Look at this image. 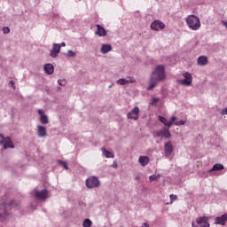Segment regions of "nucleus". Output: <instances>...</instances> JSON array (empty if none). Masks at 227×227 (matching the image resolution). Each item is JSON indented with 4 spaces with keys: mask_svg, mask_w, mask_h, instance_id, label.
Wrapping results in <instances>:
<instances>
[{
    "mask_svg": "<svg viewBox=\"0 0 227 227\" xmlns=\"http://www.w3.org/2000/svg\"><path fill=\"white\" fill-rule=\"evenodd\" d=\"M157 102H159V98H153V101H152V106H153V105H155V104H157Z\"/></svg>",
    "mask_w": 227,
    "mask_h": 227,
    "instance_id": "obj_35",
    "label": "nucleus"
},
{
    "mask_svg": "<svg viewBox=\"0 0 227 227\" xmlns=\"http://www.w3.org/2000/svg\"><path fill=\"white\" fill-rule=\"evenodd\" d=\"M38 137H45L47 136V128L44 126H37Z\"/></svg>",
    "mask_w": 227,
    "mask_h": 227,
    "instance_id": "obj_19",
    "label": "nucleus"
},
{
    "mask_svg": "<svg viewBox=\"0 0 227 227\" xmlns=\"http://www.w3.org/2000/svg\"><path fill=\"white\" fill-rule=\"evenodd\" d=\"M186 24L192 31H198L200 27H201V21L200 20V18L196 15H189L186 19Z\"/></svg>",
    "mask_w": 227,
    "mask_h": 227,
    "instance_id": "obj_3",
    "label": "nucleus"
},
{
    "mask_svg": "<svg viewBox=\"0 0 227 227\" xmlns=\"http://www.w3.org/2000/svg\"><path fill=\"white\" fill-rule=\"evenodd\" d=\"M138 162L143 167L148 166V163L150 162V158L148 156H140L138 158Z\"/></svg>",
    "mask_w": 227,
    "mask_h": 227,
    "instance_id": "obj_23",
    "label": "nucleus"
},
{
    "mask_svg": "<svg viewBox=\"0 0 227 227\" xmlns=\"http://www.w3.org/2000/svg\"><path fill=\"white\" fill-rule=\"evenodd\" d=\"M170 198V203H173V201L176 200L177 197L175 194H170L169 195Z\"/></svg>",
    "mask_w": 227,
    "mask_h": 227,
    "instance_id": "obj_33",
    "label": "nucleus"
},
{
    "mask_svg": "<svg viewBox=\"0 0 227 227\" xmlns=\"http://www.w3.org/2000/svg\"><path fill=\"white\" fill-rule=\"evenodd\" d=\"M20 205V203L15 200L3 202V204L0 205V221H4L8 218V215H10V214L6 212V208H8V207H12V208H19Z\"/></svg>",
    "mask_w": 227,
    "mask_h": 227,
    "instance_id": "obj_2",
    "label": "nucleus"
},
{
    "mask_svg": "<svg viewBox=\"0 0 227 227\" xmlns=\"http://www.w3.org/2000/svg\"><path fill=\"white\" fill-rule=\"evenodd\" d=\"M197 65L199 67H206V65H208V58L207 56H200L197 59Z\"/></svg>",
    "mask_w": 227,
    "mask_h": 227,
    "instance_id": "obj_18",
    "label": "nucleus"
},
{
    "mask_svg": "<svg viewBox=\"0 0 227 227\" xmlns=\"http://www.w3.org/2000/svg\"><path fill=\"white\" fill-rule=\"evenodd\" d=\"M113 51V46L111 44H102L100 52L101 54H107Z\"/></svg>",
    "mask_w": 227,
    "mask_h": 227,
    "instance_id": "obj_22",
    "label": "nucleus"
},
{
    "mask_svg": "<svg viewBox=\"0 0 227 227\" xmlns=\"http://www.w3.org/2000/svg\"><path fill=\"white\" fill-rule=\"evenodd\" d=\"M208 216H199L192 223V227H210Z\"/></svg>",
    "mask_w": 227,
    "mask_h": 227,
    "instance_id": "obj_4",
    "label": "nucleus"
},
{
    "mask_svg": "<svg viewBox=\"0 0 227 227\" xmlns=\"http://www.w3.org/2000/svg\"><path fill=\"white\" fill-rule=\"evenodd\" d=\"M35 198L40 201H45L47 198H49V192L47 191V189L37 191L35 192Z\"/></svg>",
    "mask_w": 227,
    "mask_h": 227,
    "instance_id": "obj_11",
    "label": "nucleus"
},
{
    "mask_svg": "<svg viewBox=\"0 0 227 227\" xmlns=\"http://www.w3.org/2000/svg\"><path fill=\"white\" fill-rule=\"evenodd\" d=\"M58 84L59 85V86H66V84H67V80H65V79H59V80H58Z\"/></svg>",
    "mask_w": 227,
    "mask_h": 227,
    "instance_id": "obj_32",
    "label": "nucleus"
},
{
    "mask_svg": "<svg viewBox=\"0 0 227 227\" xmlns=\"http://www.w3.org/2000/svg\"><path fill=\"white\" fill-rule=\"evenodd\" d=\"M158 178H160V175L157 176V175L153 174L149 176L150 182H155V180H157Z\"/></svg>",
    "mask_w": 227,
    "mask_h": 227,
    "instance_id": "obj_31",
    "label": "nucleus"
},
{
    "mask_svg": "<svg viewBox=\"0 0 227 227\" xmlns=\"http://www.w3.org/2000/svg\"><path fill=\"white\" fill-rule=\"evenodd\" d=\"M0 137L2 138V140H0V145H4V150H7V148H15V145H13V142H12V138H10V137L4 138V136L0 134Z\"/></svg>",
    "mask_w": 227,
    "mask_h": 227,
    "instance_id": "obj_6",
    "label": "nucleus"
},
{
    "mask_svg": "<svg viewBox=\"0 0 227 227\" xmlns=\"http://www.w3.org/2000/svg\"><path fill=\"white\" fill-rule=\"evenodd\" d=\"M128 120H134L137 121L139 120V108L135 106L130 112L127 114Z\"/></svg>",
    "mask_w": 227,
    "mask_h": 227,
    "instance_id": "obj_9",
    "label": "nucleus"
},
{
    "mask_svg": "<svg viewBox=\"0 0 227 227\" xmlns=\"http://www.w3.org/2000/svg\"><path fill=\"white\" fill-rule=\"evenodd\" d=\"M227 223V214L221 216H217L215 220V224H220L221 226H226Z\"/></svg>",
    "mask_w": 227,
    "mask_h": 227,
    "instance_id": "obj_16",
    "label": "nucleus"
},
{
    "mask_svg": "<svg viewBox=\"0 0 227 227\" xmlns=\"http://www.w3.org/2000/svg\"><path fill=\"white\" fill-rule=\"evenodd\" d=\"M221 114H223V116H224V114L227 115V107L221 111Z\"/></svg>",
    "mask_w": 227,
    "mask_h": 227,
    "instance_id": "obj_37",
    "label": "nucleus"
},
{
    "mask_svg": "<svg viewBox=\"0 0 227 227\" xmlns=\"http://www.w3.org/2000/svg\"><path fill=\"white\" fill-rule=\"evenodd\" d=\"M58 46L59 47V49H61V47H67V43H58Z\"/></svg>",
    "mask_w": 227,
    "mask_h": 227,
    "instance_id": "obj_36",
    "label": "nucleus"
},
{
    "mask_svg": "<svg viewBox=\"0 0 227 227\" xmlns=\"http://www.w3.org/2000/svg\"><path fill=\"white\" fill-rule=\"evenodd\" d=\"M43 68L45 74H47L48 75H52V74H54V65L48 63L44 65Z\"/></svg>",
    "mask_w": 227,
    "mask_h": 227,
    "instance_id": "obj_20",
    "label": "nucleus"
},
{
    "mask_svg": "<svg viewBox=\"0 0 227 227\" xmlns=\"http://www.w3.org/2000/svg\"><path fill=\"white\" fill-rule=\"evenodd\" d=\"M179 84H182L183 86H191L192 84V81L182 79L179 80Z\"/></svg>",
    "mask_w": 227,
    "mask_h": 227,
    "instance_id": "obj_25",
    "label": "nucleus"
},
{
    "mask_svg": "<svg viewBox=\"0 0 227 227\" xmlns=\"http://www.w3.org/2000/svg\"><path fill=\"white\" fill-rule=\"evenodd\" d=\"M114 86V83H112V85L109 86V88H113Z\"/></svg>",
    "mask_w": 227,
    "mask_h": 227,
    "instance_id": "obj_42",
    "label": "nucleus"
},
{
    "mask_svg": "<svg viewBox=\"0 0 227 227\" xmlns=\"http://www.w3.org/2000/svg\"><path fill=\"white\" fill-rule=\"evenodd\" d=\"M59 164L63 167L64 169H68V165L67 164V161L59 160H58Z\"/></svg>",
    "mask_w": 227,
    "mask_h": 227,
    "instance_id": "obj_30",
    "label": "nucleus"
},
{
    "mask_svg": "<svg viewBox=\"0 0 227 227\" xmlns=\"http://www.w3.org/2000/svg\"><path fill=\"white\" fill-rule=\"evenodd\" d=\"M136 81V78L133 76H128L127 78H121L117 81V84L121 86H125V84L132 83Z\"/></svg>",
    "mask_w": 227,
    "mask_h": 227,
    "instance_id": "obj_14",
    "label": "nucleus"
},
{
    "mask_svg": "<svg viewBox=\"0 0 227 227\" xmlns=\"http://www.w3.org/2000/svg\"><path fill=\"white\" fill-rule=\"evenodd\" d=\"M173 125H176V127H182V125H185V121H175Z\"/></svg>",
    "mask_w": 227,
    "mask_h": 227,
    "instance_id": "obj_28",
    "label": "nucleus"
},
{
    "mask_svg": "<svg viewBox=\"0 0 227 227\" xmlns=\"http://www.w3.org/2000/svg\"><path fill=\"white\" fill-rule=\"evenodd\" d=\"M166 80V67L163 65L156 66L155 69L152 72L149 81L148 90H153L159 82Z\"/></svg>",
    "mask_w": 227,
    "mask_h": 227,
    "instance_id": "obj_1",
    "label": "nucleus"
},
{
    "mask_svg": "<svg viewBox=\"0 0 227 227\" xmlns=\"http://www.w3.org/2000/svg\"><path fill=\"white\" fill-rule=\"evenodd\" d=\"M3 31H4V35H8V33H10V27H4L3 28Z\"/></svg>",
    "mask_w": 227,
    "mask_h": 227,
    "instance_id": "obj_34",
    "label": "nucleus"
},
{
    "mask_svg": "<svg viewBox=\"0 0 227 227\" xmlns=\"http://www.w3.org/2000/svg\"><path fill=\"white\" fill-rule=\"evenodd\" d=\"M101 152L103 153V155L106 158V159H114V153H113V152L106 149V147H102L101 148Z\"/></svg>",
    "mask_w": 227,
    "mask_h": 227,
    "instance_id": "obj_21",
    "label": "nucleus"
},
{
    "mask_svg": "<svg viewBox=\"0 0 227 227\" xmlns=\"http://www.w3.org/2000/svg\"><path fill=\"white\" fill-rule=\"evenodd\" d=\"M158 120L163 123V125H165V127H168V129H171V127H173V123H175V121H176V120H178V118L176 116H172L170 119V121H168V119H166L163 116L159 115L158 116Z\"/></svg>",
    "mask_w": 227,
    "mask_h": 227,
    "instance_id": "obj_7",
    "label": "nucleus"
},
{
    "mask_svg": "<svg viewBox=\"0 0 227 227\" xmlns=\"http://www.w3.org/2000/svg\"><path fill=\"white\" fill-rule=\"evenodd\" d=\"M59 52H61V49L59 48L58 43H54L52 44L51 50L50 51L51 58H57L59 55Z\"/></svg>",
    "mask_w": 227,
    "mask_h": 227,
    "instance_id": "obj_12",
    "label": "nucleus"
},
{
    "mask_svg": "<svg viewBox=\"0 0 227 227\" xmlns=\"http://www.w3.org/2000/svg\"><path fill=\"white\" fill-rule=\"evenodd\" d=\"M91 224H93V222H91V220L90 219H85L82 223V226L83 227H91Z\"/></svg>",
    "mask_w": 227,
    "mask_h": 227,
    "instance_id": "obj_26",
    "label": "nucleus"
},
{
    "mask_svg": "<svg viewBox=\"0 0 227 227\" xmlns=\"http://www.w3.org/2000/svg\"><path fill=\"white\" fill-rule=\"evenodd\" d=\"M135 180L139 181V180H141V177L137 176V177H135Z\"/></svg>",
    "mask_w": 227,
    "mask_h": 227,
    "instance_id": "obj_41",
    "label": "nucleus"
},
{
    "mask_svg": "<svg viewBox=\"0 0 227 227\" xmlns=\"http://www.w3.org/2000/svg\"><path fill=\"white\" fill-rule=\"evenodd\" d=\"M164 27H166V25L159 20L153 21L151 24V29H153V31H160V29H164Z\"/></svg>",
    "mask_w": 227,
    "mask_h": 227,
    "instance_id": "obj_10",
    "label": "nucleus"
},
{
    "mask_svg": "<svg viewBox=\"0 0 227 227\" xmlns=\"http://www.w3.org/2000/svg\"><path fill=\"white\" fill-rule=\"evenodd\" d=\"M224 169V165L221 163H215L213 168L210 169V171H221Z\"/></svg>",
    "mask_w": 227,
    "mask_h": 227,
    "instance_id": "obj_24",
    "label": "nucleus"
},
{
    "mask_svg": "<svg viewBox=\"0 0 227 227\" xmlns=\"http://www.w3.org/2000/svg\"><path fill=\"white\" fill-rule=\"evenodd\" d=\"M183 76L184 77V80L191 81L192 82V75L190 73H184L183 74Z\"/></svg>",
    "mask_w": 227,
    "mask_h": 227,
    "instance_id": "obj_27",
    "label": "nucleus"
},
{
    "mask_svg": "<svg viewBox=\"0 0 227 227\" xmlns=\"http://www.w3.org/2000/svg\"><path fill=\"white\" fill-rule=\"evenodd\" d=\"M86 186L88 189H96L97 187H100V180L97 176H90L86 180Z\"/></svg>",
    "mask_w": 227,
    "mask_h": 227,
    "instance_id": "obj_5",
    "label": "nucleus"
},
{
    "mask_svg": "<svg viewBox=\"0 0 227 227\" xmlns=\"http://www.w3.org/2000/svg\"><path fill=\"white\" fill-rule=\"evenodd\" d=\"M154 137H165V139H169L171 137V132H169V128L154 131Z\"/></svg>",
    "mask_w": 227,
    "mask_h": 227,
    "instance_id": "obj_8",
    "label": "nucleus"
},
{
    "mask_svg": "<svg viewBox=\"0 0 227 227\" xmlns=\"http://www.w3.org/2000/svg\"><path fill=\"white\" fill-rule=\"evenodd\" d=\"M171 153H173V143L168 141L164 145V155L165 157H171Z\"/></svg>",
    "mask_w": 227,
    "mask_h": 227,
    "instance_id": "obj_13",
    "label": "nucleus"
},
{
    "mask_svg": "<svg viewBox=\"0 0 227 227\" xmlns=\"http://www.w3.org/2000/svg\"><path fill=\"white\" fill-rule=\"evenodd\" d=\"M112 167H113V168H118V162L114 161Z\"/></svg>",
    "mask_w": 227,
    "mask_h": 227,
    "instance_id": "obj_38",
    "label": "nucleus"
},
{
    "mask_svg": "<svg viewBox=\"0 0 227 227\" xmlns=\"http://www.w3.org/2000/svg\"><path fill=\"white\" fill-rule=\"evenodd\" d=\"M76 54L75 51L69 50L67 51V58H75Z\"/></svg>",
    "mask_w": 227,
    "mask_h": 227,
    "instance_id": "obj_29",
    "label": "nucleus"
},
{
    "mask_svg": "<svg viewBox=\"0 0 227 227\" xmlns=\"http://www.w3.org/2000/svg\"><path fill=\"white\" fill-rule=\"evenodd\" d=\"M38 114L40 116V122L42 125H47V123H49V116L45 114V112H43V110H38Z\"/></svg>",
    "mask_w": 227,
    "mask_h": 227,
    "instance_id": "obj_15",
    "label": "nucleus"
},
{
    "mask_svg": "<svg viewBox=\"0 0 227 227\" xmlns=\"http://www.w3.org/2000/svg\"><path fill=\"white\" fill-rule=\"evenodd\" d=\"M141 227H150V225L146 223H143Z\"/></svg>",
    "mask_w": 227,
    "mask_h": 227,
    "instance_id": "obj_39",
    "label": "nucleus"
},
{
    "mask_svg": "<svg viewBox=\"0 0 227 227\" xmlns=\"http://www.w3.org/2000/svg\"><path fill=\"white\" fill-rule=\"evenodd\" d=\"M10 84H12V86H15V82L10 81Z\"/></svg>",
    "mask_w": 227,
    "mask_h": 227,
    "instance_id": "obj_40",
    "label": "nucleus"
},
{
    "mask_svg": "<svg viewBox=\"0 0 227 227\" xmlns=\"http://www.w3.org/2000/svg\"><path fill=\"white\" fill-rule=\"evenodd\" d=\"M96 27V35L98 36H107V31L106 30V28H104V27H102L101 25H97Z\"/></svg>",
    "mask_w": 227,
    "mask_h": 227,
    "instance_id": "obj_17",
    "label": "nucleus"
}]
</instances>
